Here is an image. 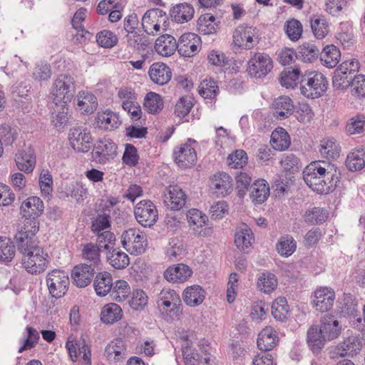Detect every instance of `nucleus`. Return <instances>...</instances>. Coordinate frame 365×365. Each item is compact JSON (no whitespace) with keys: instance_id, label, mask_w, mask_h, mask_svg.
<instances>
[{"instance_id":"13","label":"nucleus","mask_w":365,"mask_h":365,"mask_svg":"<svg viewBox=\"0 0 365 365\" xmlns=\"http://www.w3.org/2000/svg\"><path fill=\"white\" fill-rule=\"evenodd\" d=\"M136 220L142 226L150 227L158 219V212L155 205L150 200H141L134 208Z\"/></svg>"},{"instance_id":"42","label":"nucleus","mask_w":365,"mask_h":365,"mask_svg":"<svg viewBox=\"0 0 365 365\" xmlns=\"http://www.w3.org/2000/svg\"><path fill=\"white\" fill-rule=\"evenodd\" d=\"M340 57L339 49L334 45L325 46L320 53L321 61L329 68L335 67L338 64Z\"/></svg>"},{"instance_id":"9","label":"nucleus","mask_w":365,"mask_h":365,"mask_svg":"<svg viewBox=\"0 0 365 365\" xmlns=\"http://www.w3.org/2000/svg\"><path fill=\"white\" fill-rule=\"evenodd\" d=\"M273 68V61L270 56L264 52H255L247 63V71L256 78L267 76Z\"/></svg>"},{"instance_id":"59","label":"nucleus","mask_w":365,"mask_h":365,"mask_svg":"<svg viewBox=\"0 0 365 365\" xmlns=\"http://www.w3.org/2000/svg\"><path fill=\"white\" fill-rule=\"evenodd\" d=\"M182 353L185 365H198L202 362L199 354L185 340L182 344Z\"/></svg>"},{"instance_id":"37","label":"nucleus","mask_w":365,"mask_h":365,"mask_svg":"<svg viewBox=\"0 0 365 365\" xmlns=\"http://www.w3.org/2000/svg\"><path fill=\"white\" fill-rule=\"evenodd\" d=\"M113 283L111 274L108 272H100L97 274L93 286L98 296H106L112 289Z\"/></svg>"},{"instance_id":"54","label":"nucleus","mask_w":365,"mask_h":365,"mask_svg":"<svg viewBox=\"0 0 365 365\" xmlns=\"http://www.w3.org/2000/svg\"><path fill=\"white\" fill-rule=\"evenodd\" d=\"M246 188L252 190L250 197L252 201L255 203L262 204L264 202L269 195V184H245Z\"/></svg>"},{"instance_id":"15","label":"nucleus","mask_w":365,"mask_h":365,"mask_svg":"<svg viewBox=\"0 0 365 365\" xmlns=\"http://www.w3.org/2000/svg\"><path fill=\"white\" fill-rule=\"evenodd\" d=\"M68 140L73 149L80 153L88 151L93 144L90 131L83 127L72 128L69 131Z\"/></svg>"},{"instance_id":"38","label":"nucleus","mask_w":365,"mask_h":365,"mask_svg":"<svg viewBox=\"0 0 365 365\" xmlns=\"http://www.w3.org/2000/svg\"><path fill=\"white\" fill-rule=\"evenodd\" d=\"M122 309L118 304L110 303L105 305L101 313V321L106 324H114L121 319Z\"/></svg>"},{"instance_id":"18","label":"nucleus","mask_w":365,"mask_h":365,"mask_svg":"<svg viewBox=\"0 0 365 365\" xmlns=\"http://www.w3.org/2000/svg\"><path fill=\"white\" fill-rule=\"evenodd\" d=\"M163 201L170 210H180L186 202V195L178 184L170 185L168 192L165 193Z\"/></svg>"},{"instance_id":"36","label":"nucleus","mask_w":365,"mask_h":365,"mask_svg":"<svg viewBox=\"0 0 365 365\" xmlns=\"http://www.w3.org/2000/svg\"><path fill=\"white\" fill-rule=\"evenodd\" d=\"M270 143L274 150L283 151L289 147L291 140L285 129L277 128L272 133Z\"/></svg>"},{"instance_id":"11","label":"nucleus","mask_w":365,"mask_h":365,"mask_svg":"<svg viewBox=\"0 0 365 365\" xmlns=\"http://www.w3.org/2000/svg\"><path fill=\"white\" fill-rule=\"evenodd\" d=\"M69 282L68 275L63 270L53 269L46 277L49 293L55 298L64 296L68 291Z\"/></svg>"},{"instance_id":"62","label":"nucleus","mask_w":365,"mask_h":365,"mask_svg":"<svg viewBox=\"0 0 365 365\" xmlns=\"http://www.w3.org/2000/svg\"><path fill=\"white\" fill-rule=\"evenodd\" d=\"M98 44L103 48H112L118 43L117 36L109 30H103L96 36Z\"/></svg>"},{"instance_id":"53","label":"nucleus","mask_w":365,"mask_h":365,"mask_svg":"<svg viewBox=\"0 0 365 365\" xmlns=\"http://www.w3.org/2000/svg\"><path fill=\"white\" fill-rule=\"evenodd\" d=\"M277 287V279L271 272H262L257 279V287L264 293H270Z\"/></svg>"},{"instance_id":"45","label":"nucleus","mask_w":365,"mask_h":365,"mask_svg":"<svg viewBox=\"0 0 365 365\" xmlns=\"http://www.w3.org/2000/svg\"><path fill=\"white\" fill-rule=\"evenodd\" d=\"M68 104L58 103L55 104L53 108L52 123L58 130L63 129L68 120Z\"/></svg>"},{"instance_id":"26","label":"nucleus","mask_w":365,"mask_h":365,"mask_svg":"<svg viewBox=\"0 0 365 365\" xmlns=\"http://www.w3.org/2000/svg\"><path fill=\"white\" fill-rule=\"evenodd\" d=\"M279 341L277 332L272 327H266L258 334L257 346L264 351L273 349Z\"/></svg>"},{"instance_id":"49","label":"nucleus","mask_w":365,"mask_h":365,"mask_svg":"<svg viewBox=\"0 0 365 365\" xmlns=\"http://www.w3.org/2000/svg\"><path fill=\"white\" fill-rule=\"evenodd\" d=\"M85 9L81 8L79 9L74 14L71 24L76 30L78 31V33L76 34L77 40L80 41H85L86 39H90L91 36V34L87 31L82 29V21L84 20L86 16Z\"/></svg>"},{"instance_id":"58","label":"nucleus","mask_w":365,"mask_h":365,"mask_svg":"<svg viewBox=\"0 0 365 365\" xmlns=\"http://www.w3.org/2000/svg\"><path fill=\"white\" fill-rule=\"evenodd\" d=\"M301 71L299 68H289L281 73L280 83L287 88H294L297 85Z\"/></svg>"},{"instance_id":"60","label":"nucleus","mask_w":365,"mask_h":365,"mask_svg":"<svg viewBox=\"0 0 365 365\" xmlns=\"http://www.w3.org/2000/svg\"><path fill=\"white\" fill-rule=\"evenodd\" d=\"M200 30L204 34H212L217 32L218 24L215 17L211 14H205L199 19Z\"/></svg>"},{"instance_id":"5","label":"nucleus","mask_w":365,"mask_h":365,"mask_svg":"<svg viewBox=\"0 0 365 365\" xmlns=\"http://www.w3.org/2000/svg\"><path fill=\"white\" fill-rule=\"evenodd\" d=\"M123 247L131 255H140L145 252L147 247L146 235L136 228H130L121 235Z\"/></svg>"},{"instance_id":"29","label":"nucleus","mask_w":365,"mask_h":365,"mask_svg":"<svg viewBox=\"0 0 365 365\" xmlns=\"http://www.w3.org/2000/svg\"><path fill=\"white\" fill-rule=\"evenodd\" d=\"M195 10L193 6L187 3H180L172 6L170 16L178 24L187 22L193 18Z\"/></svg>"},{"instance_id":"31","label":"nucleus","mask_w":365,"mask_h":365,"mask_svg":"<svg viewBox=\"0 0 365 365\" xmlns=\"http://www.w3.org/2000/svg\"><path fill=\"white\" fill-rule=\"evenodd\" d=\"M155 48L158 53L163 56H170L178 49V42L175 38L168 34L159 36L155 43Z\"/></svg>"},{"instance_id":"61","label":"nucleus","mask_w":365,"mask_h":365,"mask_svg":"<svg viewBox=\"0 0 365 365\" xmlns=\"http://www.w3.org/2000/svg\"><path fill=\"white\" fill-rule=\"evenodd\" d=\"M219 88L214 80L205 79L199 86V93L205 98L213 99L217 95Z\"/></svg>"},{"instance_id":"16","label":"nucleus","mask_w":365,"mask_h":365,"mask_svg":"<svg viewBox=\"0 0 365 365\" xmlns=\"http://www.w3.org/2000/svg\"><path fill=\"white\" fill-rule=\"evenodd\" d=\"M117 155V145L109 138L99 140L92 153V158L98 163L104 164Z\"/></svg>"},{"instance_id":"56","label":"nucleus","mask_w":365,"mask_h":365,"mask_svg":"<svg viewBox=\"0 0 365 365\" xmlns=\"http://www.w3.org/2000/svg\"><path fill=\"white\" fill-rule=\"evenodd\" d=\"M16 253V247L10 238L0 237V262H11Z\"/></svg>"},{"instance_id":"24","label":"nucleus","mask_w":365,"mask_h":365,"mask_svg":"<svg viewBox=\"0 0 365 365\" xmlns=\"http://www.w3.org/2000/svg\"><path fill=\"white\" fill-rule=\"evenodd\" d=\"M97 126L103 130L111 131L121 125L119 115L110 110L98 112L96 117Z\"/></svg>"},{"instance_id":"39","label":"nucleus","mask_w":365,"mask_h":365,"mask_svg":"<svg viewBox=\"0 0 365 365\" xmlns=\"http://www.w3.org/2000/svg\"><path fill=\"white\" fill-rule=\"evenodd\" d=\"M329 213L325 208L314 207L307 209L303 217L304 222L311 225H321L328 218Z\"/></svg>"},{"instance_id":"33","label":"nucleus","mask_w":365,"mask_h":365,"mask_svg":"<svg viewBox=\"0 0 365 365\" xmlns=\"http://www.w3.org/2000/svg\"><path fill=\"white\" fill-rule=\"evenodd\" d=\"M182 298L187 305L195 307L204 301L205 291L200 285L194 284L183 291Z\"/></svg>"},{"instance_id":"14","label":"nucleus","mask_w":365,"mask_h":365,"mask_svg":"<svg viewBox=\"0 0 365 365\" xmlns=\"http://www.w3.org/2000/svg\"><path fill=\"white\" fill-rule=\"evenodd\" d=\"M157 306L160 312H165V309L174 306L169 314L172 317L182 314V304L180 295L173 289H163L158 295Z\"/></svg>"},{"instance_id":"3","label":"nucleus","mask_w":365,"mask_h":365,"mask_svg":"<svg viewBox=\"0 0 365 365\" xmlns=\"http://www.w3.org/2000/svg\"><path fill=\"white\" fill-rule=\"evenodd\" d=\"M360 68L359 62L350 59L342 62L334 71L332 78L333 86L337 90H346L349 88L352 79L356 76Z\"/></svg>"},{"instance_id":"21","label":"nucleus","mask_w":365,"mask_h":365,"mask_svg":"<svg viewBox=\"0 0 365 365\" xmlns=\"http://www.w3.org/2000/svg\"><path fill=\"white\" fill-rule=\"evenodd\" d=\"M104 355L110 361L118 362L123 360L128 355L125 341L121 338L110 341L106 346Z\"/></svg>"},{"instance_id":"55","label":"nucleus","mask_w":365,"mask_h":365,"mask_svg":"<svg viewBox=\"0 0 365 365\" xmlns=\"http://www.w3.org/2000/svg\"><path fill=\"white\" fill-rule=\"evenodd\" d=\"M319 52V49L313 43H304L299 47L297 58L311 63L318 58Z\"/></svg>"},{"instance_id":"23","label":"nucleus","mask_w":365,"mask_h":365,"mask_svg":"<svg viewBox=\"0 0 365 365\" xmlns=\"http://www.w3.org/2000/svg\"><path fill=\"white\" fill-rule=\"evenodd\" d=\"M327 339L317 325L310 327L307 332V343L314 354H319L324 349Z\"/></svg>"},{"instance_id":"43","label":"nucleus","mask_w":365,"mask_h":365,"mask_svg":"<svg viewBox=\"0 0 365 365\" xmlns=\"http://www.w3.org/2000/svg\"><path fill=\"white\" fill-rule=\"evenodd\" d=\"M143 106L149 113L156 114L163 110L164 101L158 93L149 92L144 98Z\"/></svg>"},{"instance_id":"47","label":"nucleus","mask_w":365,"mask_h":365,"mask_svg":"<svg viewBox=\"0 0 365 365\" xmlns=\"http://www.w3.org/2000/svg\"><path fill=\"white\" fill-rule=\"evenodd\" d=\"M346 165L351 171L361 170L365 166V149H356L350 153L346 158Z\"/></svg>"},{"instance_id":"20","label":"nucleus","mask_w":365,"mask_h":365,"mask_svg":"<svg viewBox=\"0 0 365 365\" xmlns=\"http://www.w3.org/2000/svg\"><path fill=\"white\" fill-rule=\"evenodd\" d=\"M97 268L83 263L75 266L71 272V278L78 287H86L91 284Z\"/></svg>"},{"instance_id":"64","label":"nucleus","mask_w":365,"mask_h":365,"mask_svg":"<svg viewBox=\"0 0 365 365\" xmlns=\"http://www.w3.org/2000/svg\"><path fill=\"white\" fill-rule=\"evenodd\" d=\"M187 218L189 225L190 227L193 226V230L196 231L197 228L203 227L207 221V215L197 209L188 210Z\"/></svg>"},{"instance_id":"17","label":"nucleus","mask_w":365,"mask_h":365,"mask_svg":"<svg viewBox=\"0 0 365 365\" xmlns=\"http://www.w3.org/2000/svg\"><path fill=\"white\" fill-rule=\"evenodd\" d=\"M201 46L200 37L194 33L182 34L178 41V53L185 57L197 54Z\"/></svg>"},{"instance_id":"28","label":"nucleus","mask_w":365,"mask_h":365,"mask_svg":"<svg viewBox=\"0 0 365 365\" xmlns=\"http://www.w3.org/2000/svg\"><path fill=\"white\" fill-rule=\"evenodd\" d=\"M274 115L279 120L289 118L294 112V104L288 96H279L272 103Z\"/></svg>"},{"instance_id":"35","label":"nucleus","mask_w":365,"mask_h":365,"mask_svg":"<svg viewBox=\"0 0 365 365\" xmlns=\"http://www.w3.org/2000/svg\"><path fill=\"white\" fill-rule=\"evenodd\" d=\"M158 10H148L142 17L141 26L143 31L148 35L155 36L160 34L161 26L156 21Z\"/></svg>"},{"instance_id":"52","label":"nucleus","mask_w":365,"mask_h":365,"mask_svg":"<svg viewBox=\"0 0 365 365\" xmlns=\"http://www.w3.org/2000/svg\"><path fill=\"white\" fill-rule=\"evenodd\" d=\"M289 307L284 297L277 298L272 304V314L278 321L284 322L287 319Z\"/></svg>"},{"instance_id":"22","label":"nucleus","mask_w":365,"mask_h":365,"mask_svg":"<svg viewBox=\"0 0 365 365\" xmlns=\"http://www.w3.org/2000/svg\"><path fill=\"white\" fill-rule=\"evenodd\" d=\"M192 274V269L182 263L170 266L164 272L165 279L173 283H182Z\"/></svg>"},{"instance_id":"34","label":"nucleus","mask_w":365,"mask_h":365,"mask_svg":"<svg viewBox=\"0 0 365 365\" xmlns=\"http://www.w3.org/2000/svg\"><path fill=\"white\" fill-rule=\"evenodd\" d=\"M82 247L81 258L86 262L85 263L98 269L101 262L100 247L92 242L82 245Z\"/></svg>"},{"instance_id":"19","label":"nucleus","mask_w":365,"mask_h":365,"mask_svg":"<svg viewBox=\"0 0 365 365\" xmlns=\"http://www.w3.org/2000/svg\"><path fill=\"white\" fill-rule=\"evenodd\" d=\"M335 299L334 291L327 287H319L314 292V307L320 312H328L331 309Z\"/></svg>"},{"instance_id":"40","label":"nucleus","mask_w":365,"mask_h":365,"mask_svg":"<svg viewBox=\"0 0 365 365\" xmlns=\"http://www.w3.org/2000/svg\"><path fill=\"white\" fill-rule=\"evenodd\" d=\"M107 255L109 264L115 269H122L125 268L130 263L128 255L123 252L119 247L111 249Z\"/></svg>"},{"instance_id":"32","label":"nucleus","mask_w":365,"mask_h":365,"mask_svg":"<svg viewBox=\"0 0 365 365\" xmlns=\"http://www.w3.org/2000/svg\"><path fill=\"white\" fill-rule=\"evenodd\" d=\"M319 327L327 341L336 339L340 335L341 331V327L338 320L335 319L333 316L323 317L321 319V325Z\"/></svg>"},{"instance_id":"51","label":"nucleus","mask_w":365,"mask_h":365,"mask_svg":"<svg viewBox=\"0 0 365 365\" xmlns=\"http://www.w3.org/2000/svg\"><path fill=\"white\" fill-rule=\"evenodd\" d=\"M77 98V108L84 113H91L97 108L96 98L93 94L79 93Z\"/></svg>"},{"instance_id":"48","label":"nucleus","mask_w":365,"mask_h":365,"mask_svg":"<svg viewBox=\"0 0 365 365\" xmlns=\"http://www.w3.org/2000/svg\"><path fill=\"white\" fill-rule=\"evenodd\" d=\"M312 30L318 39L324 38L329 33V24L324 16L314 15L310 19Z\"/></svg>"},{"instance_id":"25","label":"nucleus","mask_w":365,"mask_h":365,"mask_svg":"<svg viewBox=\"0 0 365 365\" xmlns=\"http://www.w3.org/2000/svg\"><path fill=\"white\" fill-rule=\"evenodd\" d=\"M149 76L151 81L158 85L168 83L172 77L171 69L163 63H154L149 69Z\"/></svg>"},{"instance_id":"27","label":"nucleus","mask_w":365,"mask_h":365,"mask_svg":"<svg viewBox=\"0 0 365 365\" xmlns=\"http://www.w3.org/2000/svg\"><path fill=\"white\" fill-rule=\"evenodd\" d=\"M15 161L20 170L26 173H31L36 165L34 150L31 147H28L20 151L16 155Z\"/></svg>"},{"instance_id":"50","label":"nucleus","mask_w":365,"mask_h":365,"mask_svg":"<svg viewBox=\"0 0 365 365\" xmlns=\"http://www.w3.org/2000/svg\"><path fill=\"white\" fill-rule=\"evenodd\" d=\"M276 247L278 253L281 256L287 257L292 255L296 250L297 244L291 235H284L280 237Z\"/></svg>"},{"instance_id":"4","label":"nucleus","mask_w":365,"mask_h":365,"mask_svg":"<svg viewBox=\"0 0 365 365\" xmlns=\"http://www.w3.org/2000/svg\"><path fill=\"white\" fill-rule=\"evenodd\" d=\"M38 230L39 226L34 223L33 226H21L16 233L14 239L17 250L22 256H25L27 253L29 254L31 251H34L36 248L40 247L38 242L35 238Z\"/></svg>"},{"instance_id":"10","label":"nucleus","mask_w":365,"mask_h":365,"mask_svg":"<svg viewBox=\"0 0 365 365\" xmlns=\"http://www.w3.org/2000/svg\"><path fill=\"white\" fill-rule=\"evenodd\" d=\"M48 262V253L41 247L21 257L23 267L31 274H37L44 272Z\"/></svg>"},{"instance_id":"7","label":"nucleus","mask_w":365,"mask_h":365,"mask_svg":"<svg viewBox=\"0 0 365 365\" xmlns=\"http://www.w3.org/2000/svg\"><path fill=\"white\" fill-rule=\"evenodd\" d=\"M196 140L189 138L187 142L177 146L173 151L175 162L179 168L186 169L193 167L197 162V153L195 145Z\"/></svg>"},{"instance_id":"57","label":"nucleus","mask_w":365,"mask_h":365,"mask_svg":"<svg viewBox=\"0 0 365 365\" xmlns=\"http://www.w3.org/2000/svg\"><path fill=\"white\" fill-rule=\"evenodd\" d=\"M110 292L113 299L118 302H122L128 299L130 294V288L127 282L117 280L113 285Z\"/></svg>"},{"instance_id":"41","label":"nucleus","mask_w":365,"mask_h":365,"mask_svg":"<svg viewBox=\"0 0 365 365\" xmlns=\"http://www.w3.org/2000/svg\"><path fill=\"white\" fill-rule=\"evenodd\" d=\"M254 240V234L250 228L242 229L236 232L235 236L236 246L244 252H248L250 250Z\"/></svg>"},{"instance_id":"2","label":"nucleus","mask_w":365,"mask_h":365,"mask_svg":"<svg viewBox=\"0 0 365 365\" xmlns=\"http://www.w3.org/2000/svg\"><path fill=\"white\" fill-rule=\"evenodd\" d=\"M55 104L71 101L76 93L74 78L67 74L59 75L53 81L51 92Z\"/></svg>"},{"instance_id":"8","label":"nucleus","mask_w":365,"mask_h":365,"mask_svg":"<svg viewBox=\"0 0 365 365\" xmlns=\"http://www.w3.org/2000/svg\"><path fill=\"white\" fill-rule=\"evenodd\" d=\"M232 38L235 46L250 50L258 44L260 35L256 27L240 25L233 32Z\"/></svg>"},{"instance_id":"1","label":"nucleus","mask_w":365,"mask_h":365,"mask_svg":"<svg viewBox=\"0 0 365 365\" xmlns=\"http://www.w3.org/2000/svg\"><path fill=\"white\" fill-rule=\"evenodd\" d=\"M326 77L317 71H311L302 76L300 90L303 96L310 98H317L327 90Z\"/></svg>"},{"instance_id":"30","label":"nucleus","mask_w":365,"mask_h":365,"mask_svg":"<svg viewBox=\"0 0 365 365\" xmlns=\"http://www.w3.org/2000/svg\"><path fill=\"white\" fill-rule=\"evenodd\" d=\"M361 349V343L359 339L355 336H351L339 343L336 347V353L341 357L353 356Z\"/></svg>"},{"instance_id":"12","label":"nucleus","mask_w":365,"mask_h":365,"mask_svg":"<svg viewBox=\"0 0 365 365\" xmlns=\"http://www.w3.org/2000/svg\"><path fill=\"white\" fill-rule=\"evenodd\" d=\"M44 210L43 201L38 197L33 196L27 198L21 205L20 210L22 217L25 219L24 225L36 224L39 226L38 217Z\"/></svg>"},{"instance_id":"44","label":"nucleus","mask_w":365,"mask_h":365,"mask_svg":"<svg viewBox=\"0 0 365 365\" xmlns=\"http://www.w3.org/2000/svg\"><path fill=\"white\" fill-rule=\"evenodd\" d=\"M140 29L126 35L128 45L138 51H144L151 43L148 38L139 33Z\"/></svg>"},{"instance_id":"63","label":"nucleus","mask_w":365,"mask_h":365,"mask_svg":"<svg viewBox=\"0 0 365 365\" xmlns=\"http://www.w3.org/2000/svg\"><path fill=\"white\" fill-rule=\"evenodd\" d=\"M248 157L247 153L241 149L236 150L230 154L227 161L230 167L235 169L242 168L247 163Z\"/></svg>"},{"instance_id":"6","label":"nucleus","mask_w":365,"mask_h":365,"mask_svg":"<svg viewBox=\"0 0 365 365\" xmlns=\"http://www.w3.org/2000/svg\"><path fill=\"white\" fill-rule=\"evenodd\" d=\"M339 173L329 164H326V167L320 165L319 162H312L307 165L303 171V179L304 182H309L312 180L319 179L322 182H325L327 178L329 182H337Z\"/></svg>"},{"instance_id":"46","label":"nucleus","mask_w":365,"mask_h":365,"mask_svg":"<svg viewBox=\"0 0 365 365\" xmlns=\"http://www.w3.org/2000/svg\"><path fill=\"white\" fill-rule=\"evenodd\" d=\"M319 151L322 157L335 159L339 156L340 148L334 138H324L321 141Z\"/></svg>"}]
</instances>
